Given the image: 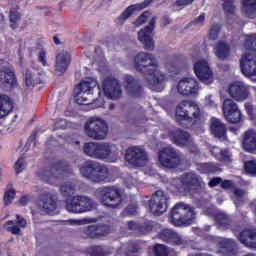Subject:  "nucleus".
Returning <instances> with one entry per match:
<instances>
[{
  "instance_id": "nucleus-25",
  "label": "nucleus",
  "mask_w": 256,
  "mask_h": 256,
  "mask_svg": "<svg viewBox=\"0 0 256 256\" xmlns=\"http://www.w3.org/2000/svg\"><path fill=\"white\" fill-rule=\"evenodd\" d=\"M151 3H153V0H145L143 3L134 4V5L129 6L118 17L119 23H121V25H123L125 23V21H127V19H129V17L131 15H133V13H135V11H141V10L145 9L146 7H149V5H151Z\"/></svg>"
},
{
  "instance_id": "nucleus-14",
  "label": "nucleus",
  "mask_w": 256,
  "mask_h": 256,
  "mask_svg": "<svg viewBox=\"0 0 256 256\" xmlns=\"http://www.w3.org/2000/svg\"><path fill=\"white\" fill-rule=\"evenodd\" d=\"M176 89L182 97H197L199 95V82L192 77H184L179 80Z\"/></svg>"
},
{
  "instance_id": "nucleus-63",
  "label": "nucleus",
  "mask_w": 256,
  "mask_h": 256,
  "mask_svg": "<svg viewBox=\"0 0 256 256\" xmlns=\"http://www.w3.org/2000/svg\"><path fill=\"white\" fill-rule=\"evenodd\" d=\"M222 189H231L233 187V181L231 180H224L220 183Z\"/></svg>"
},
{
  "instance_id": "nucleus-7",
  "label": "nucleus",
  "mask_w": 256,
  "mask_h": 256,
  "mask_svg": "<svg viewBox=\"0 0 256 256\" xmlns=\"http://www.w3.org/2000/svg\"><path fill=\"white\" fill-rule=\"evenodd\" d=\"M73 173V168L67 162L58 161L55 162L49 171H42L39 173V177L42 181H49V183H55L65 177V175Z\"/></svg>"
},
{
  "instance_id": "nucleus-51",
  "label": "nucleus",
  "mask_w": 256,
  "mask_h": 256,
  "mask_svg": "<svg viewBox=\"0 0 256 256\" xmlns=\"http://www.w3.org/2000/svg\"><path fill=\"white\" fill-rule=\"evenodd\" d=\"M15 199V190H8L4 194V203L5 205H11V202Z\"/></svg>"
},
{
  "instance_id": "nucleus-39",
  "label": "nucleus",
  "mask_w": 256,
  "mask_h": 256,
  "mask_svg": "<svg viewBox=\"0 0 256 256\" xmlns=\"http://www.w3.org/2000/svg\"><path fill=\"white\" fill-rule=\"evenodd\" d=\"M13 110V102L7 95L0 96V117H6Z\"/></svg>"
},
{
  "instance_id": "nucleus-26",
  "label": "nucleus",
  "mask_w": 256,
  "mask_h": 256,
  "mask_svg": "<svg viewBox=\"0 0 256 256\" xmlns=\"http://www.w3.org/2000/svg\"><path fill=\"white\" fill-rule=\"evenodd\" d=\"M181 183L184 189H191V187H202L203 179L195 173H186L181 176Z\"/></svg>"
},
{
  "instance_id": "nucleus-8",
  "label": "nucleus",
  "mask_w": 256,
  "mask_h": 256,
  "mask_svg": "<svg viewBox=\"0 0 256 256\" xmlns=\"http://www.w3.org/2000/svg\"><path fill=\"white\" fill-rule=\"evenodd\" d=\"M94 205L93 199L84 195H76L65 201V209L68 213H87L93 209Z\"/></svg>"
},
{
  "instance_id": "nucleus-55",
  "label": "nucleus",
  "mask_w": 256,
  "mask_h": 256,
  "mask_svg": "<svg viewBox=\"0 0 256 256\" xmlns=\"http://www.w3.org/2000/svg\"><path fill=\"white\" fill-rule=\"evenodd\" d=\"M38 61H40L44 67H47V52H45V50L39 51Z\"/></svg>"
},
{
  "instance_id": "nucleus-58",
  "label": "nucleus",
  "mask_w": 256,
  "mask_h": 256,
  "mask_svg": "<svg viewBox=\"0 0 256 256\" xmlns=\"http://www.w3.org/2000/svg\"><path fill=\"white\" fill-rule=\"evenodd\" d=\"M125 184L129 189H131V187H135V185H137V180L133 178V176H128L125 178Z\"/></svg>"
},
{
  "instance_id": "nucleus-30",
  "label": "nucleus",
  "mask_w": 256,
  "mask_h": 256,
  "mask_svg": "<svg viewBox=\"0 0 256 256\" xmlns=\"http://www.w3.org/2000/svg\"><path fill=\"white\" fill-rule=\"evenodd\" d=\"M0 85L2 87H16L17 78L15 77V72L9 69L0 70Z\"/></svg>"
},
{
  "instance_id": "nucleus-38",
  "label": "nucleus",
  "mask_w": 256,
  "mask_h": 256,
  "mask_svg": "<svg viewBox=\"0 0 256 256\" xmlns=\"http://www.w3.org/2000/svg\"><path fill=\"white\" fill-rule=\"evenodd\" d=\"M139 251H141V248L133 242L124 244L118 249V253H124L125 256H139Z\"/></svg>"
},
{
  "instance_id": "nucleus-28",
  "label": "nucleus",
  "mask_w": 256,
  "mask_h": 256,
  "mask_svg": "<svg viewBox=\"0 0 256 256\" xmlns=\"http://www.w3.org/2000/svg\"><path fill=\"white\" fill-rule=\"evenodd\" d=\"M210 129L212 135L217 139H227V126L220 119L212 118L210 120Z\"/></svg>"
},
{
  "instance_id": "nucleus-56",
  "label": "nucleus",
  "mask_w": 256,
  "mask_h": 256,
  "mask_svg": "<svg viewBox=\"0 0 256 256\" xmlns=\"http://www.w3.org/2000/svg\"><path fill=\"white\" fill-rule=\"evenodd\" d=\"M221 152H224L225 154L223 155L222 153H220V156L218 157V161L225 162V163L231 161V154L229 153V151L221 150Z\"/></svg>"
},
{
  "instance_id": "nucleus-61",
  "label": "nucleus",
  "mask_w": 256,
  "mask_h": 256,
  "mask_svg": "<svg viewBox=\"0 0 256 256\" xmlns=\"http://www.w3.org/2000/svg\"><path fill=\"white\" fill-rule=\"evenodd\" d=\"M192 23H193V25H203V23H205V13H202L200 16L195 18L192 21Z\"/></svg>"
},
{
  "instance_id": "nucleus-37",
  "label": "nucleus",
  "mask_w": 256,
  "mask_h": 256,
  "mask_svg": "<svg viewBox=\"0 0 256 256\" xmlns=\"http://www.w3.org/2000/svg\"><path fill=\"white\" fill-rule=\"evenodd\" d=\"M243 147L246 151H255L256 149V132L250 130L245 133Z\"/></svg>"
},
{
  "instance_id": "nucleus-59",
  "label": "nucleus",
  "mask_w": 256,
  "mask_h": 256,
  "mask_svg": "<svg viewBox=\"0 0 256 256\" xmlns=\"http://www.w3.org/2000/svg\"><path fill=\"white\" fill-rule=\"evenodd\" d=\"M195 0H176V7H187V5H191Z\"/></svg>"
},
{
  "instance_id": "nucleus-5",
  "label": "nucleus",
  "mask_w": 256,
  "mask_h": 256,
  "mask_svg": "<svg viewBox=\"0 0 256 256\" xmlns=\"http://www.w3.org/2000/svg\"><path fill=\"white\" fill-rule=\"evenodd\" d=\"M195 221V210L187 204L181 202L176 204L170 212V223L175 227L181 225H191Z\"/></svg>"
},
{
  "instance_id": "nucleus-53",
  "label": "nucleus",
  "mask_w": 256,
  "mask_h": 256,
  "mask_svg": "<svg viewBox=\"0 0 256 256\" xmlns=\"http://www.w3.org/2000/svg\"><path fill=\"white\" fill-rule=\"evenodd\" d=\"M234 195L236 197V200H234V203L236 205V207H239V203H241V198L243 197V195H245V191L236 188L234 189Z\"/></svg>"
},
{
  "instance_id": "nucleus-41",
  "label": "nucleus",
  "mask_w": 256,
  "mask_h": 256,
  "mask_svg": "<svg viewBox=\"0 0 256 256\" xmlns=\"http://www.w3.org/2000/svg\"><path fill=\"white\" fill-rule=\"evenodd\" d=\"M99 143L97 142H88L83 146V151L85 155L88 157H92V159H97V151H98Z\"/></svg>"
},
{
  "instance_id": "nucleus-31",
  "label": "nucleus",
  "mask_w": 256,
  "mask_h": 256,
  "mask_svg": "<svg viewBox=\"0 0 256 256\" xmlns=\"http://www.w3.org/2000/svg\"><path fill=\"white\" fill-rule=\"evenodd\" d=\"M239 241L246 247L256 249V230H245L239 235Z\"/></svg>"
},
{
  "instance_id": "nucleus-4",
  "label": "nucleus",
  "mask_w": 256,
  "mask_h": 256,
  "mask_svg": "<svg viewBox=\"0 0 256 256\" xmlns=\"http://www.w3.org/2000/svg\"><path fill=\"white\" fill-rule=\"evenodd\" d=\"M176 121H186L188 127L197 125L201 121V108L192 100H183L176 107Z\"/></svg>"
},
{
  "instance_id": "nucleus-9",
  "label": "nucleus",
  "mask_w": 256,
  "mask_h": 256,
  "mask_svg": "<svg viewBox=\"0 0 256 256\" xmlns=\"http://www.w3.org/2000/svg\"><path fill=\"white\" fill-rule=\"evenodd\" d=\"M100 199L104 207H109L110 209H115L121 205L123 198L121 196V191L115 186L104 187L100 190Z\"/></svg>"
},
{
  "instance_id": "nucleus-2",
  "label": "nucleus",
  "mask_w": 256,
  "mask_h": 256,
  "mask_svg": "<svg viewBox=\"0 0 256 256\" xmlns=\"http://www.w3.org/2000/svg\"><path fill=\"white\" fill-rule=\"evenodd\" d=\"M100 94L97 80L93 78H86L74 88L75 101L78 105H93L97 101V95Z\"/></svg>"
},
{
  "instance_id": "nucleus-42",
  "label": "nucleus",
  "mask_w": 256,
  "mask_h": 256,
  "mask_svg": "<svg viewBox=\"0 0 256 256\" xmlns=\"http://www.w3.org/2000/svg\"><path fill=\"white\" fill-rule=\"evenodd\" d=\"M89 255L91 256H109L111 251L107 247L103 246H90L87 249Z\"/></svg>"
},
{
  "instance_id": "nucleus-47",
  "label": "nucleus",
  "mask_w": 256,
  "mask_h": 256,
  "mask_svg": "<svg viewBox=\"0 0 256 256\" xmlns=\"http://www.w3.org/2000/svg\"><path fill=\"white\" fill-rule=\"evenodd\" d=\"M150 16H151V13H149V12H143V13L137 18V20L134 22V25H136V27H141V25H143L144 23H147V19H149Z\"/></svg>"
},
{
  "instance_id": "nucleus-10",
  "label": "nucleus",
  "mask_w": 256,
  "mask_h": 256,
  "mask_svg": "<svg viewBox=\"0 0 256 256\" xmlns=\"http://www.w3.org/2000/svg\"><path fill=\"white\" fill-rule=\"evenodd\" d=\"M169 205V196L162 190H157L153 195L152 199L148 201V207L152 215H163L167 211Z\"/></svg>"
},
{
  "instance_id": "nucleus-57",
  "label": "nucleus",
  "mask_w": 256,
  "mask_h": 256,
  "mask_svg": "<svg viewBox=\"0 0 256 256\" xmlns=\"http://www.w3.org/2000/svg\"><path fill=\"white\" fill-rule=\"evenodd\" d=\"M152 230H153V226L149 223H145L144 225H141L139 227V231L143 235H147V233H150V231H152Z\"/></svg>"
},
{
  "instance_id": "nucleus-24",
  "label": "nucleus",
  "mask_w": 256,
  "mask_h": 256,
  "mask_svg": "<svg viewBox=\"0 0 256 256\" xmlns=\"http://www.w3.org/2000/svg\"><path fill=\"white\" fill-rule=\"evenodd\" d=\"M96 171H93L88 178V181L91 183H103V181H109V168L107 166L97 163L96 164Z\"/></svg>"
},
{
  "instance_id": "nucleus-18",
  "label": "nucleus",
  "mask_w": 256,
  "mask_h": 256,
  "mask_svg": "<svg viewBox=\"0 0 256 256\" xmlns=\"http://www.w3.org/2000/svg\"><path fill=\"white\" fill-rule=\"evenodd\" d=\"M102 89L105 97H108V99H120L121 95H123L121 84L113 77H107L103 80Z\"/></svg>"
},
{
  "instance_id": "nucleus-21",
  "label": "nucleus",
  "mask_w": 256,
  "mask_h": 256,
  "mask_svg": "<svg viewBox=\"0 0 256 256\" xmlns=\"http://www.w3.org/2000/svg\"><path fill=\"white\" fill-rule=\"evenodd\" d=\"M158 237L159 239H162V241L176 247H187L189 245V241L187 239L173 230H163L160 234H158Z\"/></svg>"
},
{
  "instance_id": "nucleus-44",
  "label": "nucleus",
  "mask_w": 256,
  "mask_h": 256,
  "mask_svg": "<svg viewBox=\"0 0 256 256\" xmlns=\"http://www.w3.org/2000/svg\"><path fill=\"white\" fill-rule=\"evenodd\" d=\"M76 187L75 183L66 182L60 186V191L64 197H69V195H73V193H75Z\"/></svg>"
},
{
  "instance_id": "nucleus-50",
  "label": "nucleus",
  "mask_w": 256,
  "mask_h": 256,
  "mask_svg": "<svg viewBox=\"0 0 256 256\" xmlns=\"http://www.w3.org/2000/svg\"><path fill=\"white\" fill-rule=\"evenodd\" d=\"M66 223H68L69 225L72 226H81V225H87V223H89V219L87 218H83V219H69L66 221Z\"/></svg>"
},
{
  "instance_id": "nucleus-60",
  "label": "nucleus",
  "mask_w": 256,
  "mask_h": 256,
  "mask_svg": "<svg viewBox=\"0 0 256 256\" xmlns=\"http://www.w3.org/2000/svg\"><path fill=\"white\" fill-rule=\"evenodd\" d=\"M221 151L222 150L219 147H217V146H214L211 149V153H212V155H214V157H216V159H219L221 154L225 155V153H227V152H221Z\"/></svg>"
},
{
  "instance_id": "nucleus-52",
  "label": "nucleus",
  "mask_w": 256,
  "mask_h": 256,
  "mask_svg": "<svg viewBox=\"0 0 256 256\" xmlns=\"http://www.w3.org/2000/svg\"><path fill=\"white\" fill-rule=\"evenodd\" d=\"M25 167H27V163H25V160H23V158L18 159L14 165L16 173H21L25 169Z\"/></svg>"
},
{
  "instance_id": "nucleus-46",
  "label": "nucleus",
  "mask_w": 256,
  "mask_h": 256,
  "mask_svg": "<svg viewBox=\"0 0 256 256\" xmlns=\"http://www.w3.org/2000/svg\"><path fill=\"white\" fill-rule=\"evenodd\" d=\"M235 0H225L223 4V9L226 11V13H229L230 15H233L235 13Z\"/></svg>"
},
{
  "instance_id": "nucleus-40",
  "label": "nucleus",
  "mask_w": 256,
  "mask_h": 256,
  "mask_svg": "<svg viewBox=\"0 0 256 256\" xmlns=\"http://www.w3.org/2000/svg\"><path fill=\"white\" fill-rule=\"evenodd\" d=\"M216 226L221 230L225 231L231 227V219L225 213H218L215 217Z\"/></svg>"
},
{
  "instance_id": "nucleus-6",
  "label": "nucleus",
  "mask_w": 256,
  "mask_h": 256,
  "mask_svg": "<svg viewBox=\"0 0 256 256\" xmlns=\"http://www.w3.org/2000/svg\"><path fill=\"white\" fill-rule=\"evenodd\" d=\"M107 124L100 118L91 117L84 124V133L94 141H102L107 137Z\"/></svg>"
},
{
  "instance_id": "nucleus-22",
  "label": "nucleus",
  "mask_w": 256,
  "mask_h": 256,
  "mask_svg": "<svg viewBox=\"0 0 256 256\" xmlns=\"http://www.w3.org/2000/svg\"><path fill=\"white\" fill-rule=\"evenodd\" d=\"M69 65H71V54L66 51L59 52L56 55L55 74L60 77L67 71Z\"/></svg>"
},
{
  "instance_id": "nucleus-48",
  "label": "nucleus",
  "mask_w": 256,
  "mask_h": 256,
  "mask_svg": "<svg viewBox=\"0 0 256 256\" xmlns=\"http://www.w3.org/2000/svg\"><path fill=\"white\" fill-rule=\"evenodd\" d=\"M246 173L249 175H256V163L251 160L245 163L244 165Z\"/></svg>"
},
{
  "instance_id": "nucleus-20",
  "label": "nucleus",
  "mask_w": 256,
  "mask_h": 256,
  "mask_svg": "<svg viewBox=\"0 0 256 256\" xmlns=\"http://www.w3.org/2000/svg\"><path fill=\"white\" fill-rule=\"evenodd\" d=\"M228 94L234 101H245L249 99V86L241 81L233 82L228 86Z\"/></svg>"
},
{
  "instance_id": "nucleus-1",
  "label": "nucleus",
  "mask_w": 256,
  "mask_h": 256,
  "mask_svg": "<svg viewBox=\"0 0 256 256\" xmlns=\"http://www.w3.org/2000/svg\"><path fill=\"white\" fill-rule=\"evenodd\" d=\"M134 67L138 73L143 75L144 80L152 91H163L165 74L159 70V61L155 55L149 52H139L134 57Z\"/></svg>"
},
{
  "instance_id": "nucleus-54",
  "label": "nucleus",
  "mask_w": 256,
  "mask_h": 256,
  "mask_svg": "<svg viewBox=\"0 0 256 256\" xmlns=\"http://www.w3.org/2000/svg\"><path fill=\"white\" fill-rule=\"evenodd\" d=\"M127 122L129 125H140V123H143V118H139L135 115V113H133L130 115Z\"/></svg>"
},
{
  "instance_id": "nucleus-43",
  "label": "nucleus",
  "mask_w": 256,
  "mask_h": 256,
  "mask_svg": "<svg viewBox=\"0 0 256 256\" xmlns=\"http://www.w3.org/2000/svg\"><path fill=\"white\" fill-rule=\"evenodd\" d=\"M242 11L246 13L248 17L255 15L256 13V0H242Z\"/></svg>"
},
{
  "instance_id": "nucleus-35",
  "label": "nucleus",
  "mask_w": 256,
  "mask_h": 256,
  "mask_svg": "<svg viewBox=\"0 0 256 256\" xmlns=\"http://www.w3.org/2000/svg\"><path fill=\"white\" fill-rule=\"evenodd\" d=\"M231 49L229 48V44L220 41L214 47V55L220 59V61H225L227 57H229Z\"/></svg>"
},
{
  "instance_id": "nucleus-13",
  "label": "nucleus",
  "mask_w": 256,
  "mask_h": 256,
  "mask_svg": "<svg viewBox=\"0 0 256 256\" xmlns=\"http://www.w3.org/2000/svg\"><path fill=\"white\" fill-rule=\"evenodd\" d=\"M157 24V17H152L149 25L138 31V41L142 43L146 51H153L155 49V40L153 39V31Z\"/></svg>"
},
{
  "instance_id": "nucleus-32",
  "label": "nucleus",
  "mask_w": 256,
  "mask_h": 256,
  "mask_svg": "<svg viewBox=\"0 0 256 256\" xmlns=\"http://www.w3.org/2000/svg\"><path fill=\"white\" fill-rule=\"evenodd\" d=\"M40 207L45 213H53L57 210V199L51 194H45L41 199Z\"/></svg>"
},
{
  "instance_id": "nucleus-15",
  "label": "nucleus",
  "mask_w": 256,
  "mask_h": 256,
  "mask_svg": "<svg viewBox=\"0 0 256 256\" xmlns=\"http://www.w3.org/2000/svg\"><path fill=\"white\" fill-rule=\"evenodd\" d=\"M96 159H108L111 163H115L119 160V149L114 144L107 142L98 143Z\"/></svg>"
},
{
  "instance_id": "nucleus-12",
  "label": "nucleus",
  "mask_w": 256,
  "mask_h": 256,
  "mask_svg": "<svg viewBox=\"0 0 256 256\" xmlns=\"http://www.w3.org/2000/svg\"><path fill=\"white\" fill-rule=\"evenodd\" d=\"M159 162L167 169H175L181 165V153L173 147L163 148L159 152Z\"/></svg>"
},
{
  "instance_id": "nucleus-49",
  "label": "nucleus",
  "mask_w": 256,
  "mask_h": 256,
  "mask_svg": "<svg viewBox=\"0 0 256 256\" xmlns=\"http://www.w3.org/2000/svg\"><path fill=\"white\" fill-rule=\"evenodd\" d=\"M154 255L155 256H168L169 252L167 251V247L165 245H157L154 247Z\"/></svg>"
},
{
  "instance_id": "nucleus-29",
  "label": "nucleus",
  "mask_w": 256,
  "mask_h": 256,
  "mask_svg": "<svg viewBox=\"0 0 256 256\" xmlns=\"http://www.w3.org/2000/svg\"><path fill=\"white\" fill-rule=\"evenodd\" d=\"M6 225L8 226L7 231L12 233V235H22L21 228L25 229V227H27V220H25L23 216L17 214L16 220H10L6 222Z\"/></svg>"
},
{
  "instance_id": "nucleus-33",
  "label": "nucleus",
  "mask_w": 256,
  "mask_h": 256,
  "mask_svg": "<svg viewBox=\"0 0 256 256\" xmlns=\"http://www.w3.org/2000/svg\"><path fill=\"white\" fill-rule=\"evenodd\" d=\"M84 233L90 239H99V237L107 235V227L104 225H91L84 230Z\"/></svg>"
},
{
  "instance_id": "nucleus-27",
  "label": "nucleus",
  "mask_w": 256,
  "mask_h": 256,
  "mask_svg": "<svg viewBox=\"0 0 256 256\" xmlns=\"http://www.w3.org/2000/svg\"><path fill=\"white\" fill-rule=\"evenodd\" d=\"M124 89L130 97H139V95H141V84H139V80L133 78V76L125 77Z\"/></svg>"
},
{
  "instance_id": "nucleus-19",
  "label": "nucleus",
  "mask_w": 256,
  "mask_h": 256,
  "mask_svg": "<svg viewBox=\"0 0 256 256\" xmlns=\"http://www.w3.org/2000/svg\"><path fill=\"white\" fill-rule=\"evenodd\" d=\"M169 139L178 147H188V149H193V147H195L193 137H191L189 132L184 130H174L169 132Z\"/></svg>"
},
{
  "instance_id": "nucleus-34",
  "label": "nucleus",
  "mask_w": 256,
  "mask_h": 256,
  "mask_svg": "<svg viewBox=\"0 0 256 256\" xmlns=\"http://www.w3.org/2000/svg\"><path fill=\"white\" fill-rule=\"evenodd\" d=\"M24 81L28 89H33L35 85L43 83V78H41V73L35 74V72H32L31 70H26L24 74Z\"/></svg>"
},
{
  "instance_id": "nucleus-3",
  "label": "nucleus",
  "mask_w": 256,
  "mask_h": 256,
  "mask_svg": "<svg viewBox=\"0 0 256 256\" xmlns=\"http://www.w3.org/2000/svg\"><path fill=\"white\" fill-rule=\"evenodd\" d=\"M246 49H250L248 53L242 55L240 59V69L245 77L256 76V34L245 36Z\"/></svg>"
},
{
  "instance_id": "nucleus-45",
  "label": "nucleus",
  "mask_w": 256,
  "mask_h": 256,
  "mask_svg": "<svg viewBox=\"0 0 256 256\" xmlns=\"http://www.w3.org/2000/svg\"><path fill=\"white\" fill-rule=\"evenodd\" d=\"M220 31H221V25L213 24L210 27V30L208 33V38L210 39V41H217Z\"/></svg>"
},
{
  "instance_id": "nucleus-16",
  "label": "nucleus",
  "mask_w": 256,
  "mask_h": 256,
  "mask_svg": "<svg viewBox=\"0 0 256 256\" xmlns=\"http://www.w3.org/2000/svg\"><path fill=\"white\" fill-rule=\"evenodd\" d=\"M223 113L228 123H241V110L233 99H225L223 102Z\"/></svg>"
},
{
  "instance_id": "nucleus-11",
  "label": "nucleus",
  "mask_w": 256,
  "mask_h": 256,
  "mask_svg": "<svg viewBox=\"0 0 256 256\" xmlns=\"http://www.w3.org/2000/svg\"><path fill=\"white\" fill-rule=\"evenodd\" d=\"M125 159L130 165L143 167L149 161V155L143 146H132L126 150Z\"/></svg>"
},
{
  "instance_id": "nucleus-17",
  "label": "nucleus",
  "mask_w": 256,
  "mask_h": 256,
  "mask_svg": "<svg viewBox=\"0 0 256 256\" xmlns=\"http://www.w3.org/2000/svg\"><path fill=\"white\" fill-rule=\"evenodd\" d=\"M194 73L198 79L205 85L213 83V70L205 60H198L194 63Z\"/></svg>"
},
{
  "instance_id": "nucleus-23",
  "label": "nucleus",
  "mask_w": 256,
  "mask_h": 256,
  "mask_svg": "<svg viewBox=\"0 0 256 256\" xmlns=\"http://www.w3.org/2000/svg\"><path fill=\"white\" fill-rule=\"evenodd\" d=\"M217 247L220 249V253L225 256H235L237 255V243L233 239L229 238H218L216 240Z\"/></svg>"
},
{
  "instance_id": "nucleus-36",
  "label": "nucleus",
  "mask_w": 256,
  "mask_h": 256,
  "mask_svg": "<svg viewBox=\"0 0 256 256\" xmlns=\"http://www.w3.org/2000/svg\"><path fill=\"white\" fill-rule=\"evenodd\" d=\"M98 163L99 162L93 160H88L84 162L79 168L82 177H84V179H89V177L91 178V174L93 173V171H97Z\"/></svg>"
},
{
  "instance_id": "nucleus-62",
  "label": "nucleus",
  "mask_w": 256,
  "mask_h": 256,
  "mask_svg": "<svg viewBox=\"0 0 256 256\" xmlns=\"http://www.w3.org/2000/svg\"><path fill=\"white\" fill-rule=\"evenodd\" d=\"M223 179L216 177L210 180L209 187H217V185H221Z\"/></svg>"
},
{
  "instance_id": "nucleus-64",
  "label": "nucleus",
  "mask_w": 256,
  "mask_h": 256,
  "mask_svg": "<svg viewBox=\"0 0 256 256\" xmlns=\"http://www.w3.org/2000/svg\"><path fill=\"white\" fill-rule=\"evenodd\" d=\"M55 128L56 129H66L67 128V121L60 120V121L56 122Z\"/></svg>"
}]
</instances>
